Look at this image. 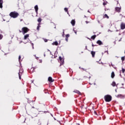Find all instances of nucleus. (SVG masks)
Listing matches in <instances>:
<instances>
[{
  "instance_id": "36",
  "label": "nucleus",
  "mask_w": 125,
  "mask_h": 125,
  "mask_svg": "<svg viewBox=\"0 0 125 125\" xmlns=\"http://www.w3.org/2000/svg\"><path fill=\"white\" fill-rule=\"evenodd\" d=\"M92 46H96V45H94V44H92Z\"/></svg>"
},
{
  "instance_id": "6",
  "label": "nucleus",
  "mask_w": 125,
  "mask_h": 125,
  "mask_svg": "<svg viewBox=\"0 0 125 125\" xmlns=\"http://www.w3.org/2000/svg\"><path fill=\"white\" fill-rule=\"evenodd\" d=\"M59 59L61 62L60 66H61V65H63V64H64V59H63L61 57H59Z\"/></svg>"
},
{
  "instance_id": "24",
  "label": "nucleus",
  "mask_w": 125,
  "mask_h": 125,
  "mask_svg": "<svg viewBox=\"0 0 125 125\" xmlns=\"http://www.w3.org/2000/svg\"><path fill=\"white\" fill-rule=\"evenodd\" d=\"M64 11H65V12H67V14H69V12H68V8H64Z\"/></svg>"
},
{
  "instance_id": "42",
  "label": "nucleus",
  "mask_w": 125,
  "mask_h": 125,
  "mask_svg": "<svg viewBox=\"0 0 125 125\" xmlns=\"http://www.w3.org/2000/svg\"><path fill=\"white\" fill-rule=\"evenodd\" d=\"M104 54V53H102V55H103Z\"/></svg>"
},
{
  "instance_id": "11",
  "label": "nucleus",
  "mask_w": 125,
  "mask_h": 125,
  "mask_svg": "<svg viewBox=\"0 0 125 125\" xmlns=\"http://www.w3.org/2000/svg\"><path fill=\"white\" fill-rule=\"evenodd\" d=\"M97 44H99V45H102V44H103V43L100 40L97 41Z\"/></svg>"
},
{
  "instance_id": "27",
  "label": "nucleus",
  "mask_w": 125,
  "mask_h": 125,
  "mask_svg": "<svg viewBox=\"0 0 125 125\" xmlns=\"http://www.w3.org/2000/svg\"><path fill=\"white\" fill-rule=\"evenodd\" d=\"M65 31H64V30H63V32H62V37L64 38V36H65Z\"/></svg>"
},
{
  "instance_id": "37",
  "label": "nucleus",
  "mask_w": 125,
  "mask_h": 125,
  "mask_svg": "<svg viewBox=\"0 0 125 125\" xmlns=\"http://www.w3.org/2000/svg\"><path fill=\"white\" fill-rule=\"evenodd\" d=\"M32 44L33 48H34V43H32Z\"/></svg>"
},
{
  "instance_id": "17",
  "label": "nucleus",
  "mask_w": 125,
  "mask_h": 125,
  "mask_svg": "<svg viewBox=\"0 0 125 125\" xmlns=\"http://www.w3.org/2000/svg\"><path fill=\"white\" fill-rule=\"evenodd\" d=\"M111 78L112 79H114V78H115V72H114V71H113V72L111 73Z\"/></svg>"
},
{
  "instance_id": "4",
  "label": "nucleus",
  "mask_w": 125,
  "mask_h": 125,
  "mask_svg": "<svg viewBox=\"0 0 125 125\" xmlns=\"http://www.w3.org/2000/svg\"><path fill=\"white\" fill-rule=\"evenodd\" d=\"M21 31H22V34L23 35H25V34L28 33V32L30 31V29H29V28H28L27 27H23L22 28Z\"/></svg>"
},
{
  "instance_id": "35",
  "label": "nucleus",
  "mask_w": 125,
  "mask_h": 125,
  "mask_svg": "<svg viewBox=\"0 0 125 125\" xmlns=\"http://www.w3.org/2000/svg\"><path fill=\"white\" fill-rule=\"evenodd\" d=\"M94 114H95V115H97V113L96 112V111H94Z\"/></svg>"
},
{
  "instance_id": "32",
  "label": "nucleus",
  "mask_w": 125,
  "mask_h": 125,
  "mask_svg": "<svg viewBox=\"0 0 125 125\" xmlns=\"http://www.w3.org/2000/svg\"><path fill=\"white\" fill-rule=\"evenodd\" d=\"M106 52L107 53V54H109V53L108 52V51H104V53H106Z\"/></svg>"
},
{
  "instance_id": "26",
  "label": "nucleus",
  "mask_w": 125,
  "mask_h": 125,
  "mask_svg": "<svg viewBox=\"0 0 125 125\" xmlns=\"http://www.w3.org/2000/svg\"><path fill=\"white\" fill-rule=\"evenodd\" d=\"M31 102H32V103H34V101H31V100H28V103H29V104Z\"/></svg>"
},
{
  "instance_id": "19",
  "label": "nucleus",
  "mask_w": 125,
  "mask_h": 125,
  "mask_svg": "<svg viewBox=\"0 0 125 125\" xmlns=\"http://www.w3.org/2000/svg\"><path fill=\"white\" fill-rule=\"evenodd\" d=\"M30 36L29 34H26L24 37V40H27L28 39V37Z\"/></svg>"
},
{
  "instance_id": "22",
  "label": "nucleus",
  "mask_w": 125,
  "mask_h": 125,
  "mask_svg": "<svg viewBox=\"0 0 125 125\" xmlns=\"http://www.w3.org/2000/svg\"><path fill=\"white\" fill-rule=\"evenodd\" d=\"M53 44L54 45H58V42H57V41L54 42H53Z\"/></svg>"
},
{
  "instance_id": "12",
  "label": "nucleus",
  "mask_w": 125,
  "mask_h": 125,
  "mask_svg": "<svg viewBox=\"0 0 125 125\" xmlns=\"http://www.w3.org/2000/svg\"><path fill=\"white\" fill-rule=\"evenodd\" d=\"M68 38H70V34H66L65 35V41L66 42H68Z\"/></svg>"
},
{
  "instance_id": "15",
  "label": "nucleus",
  "mask_w": 125,
  "mask_h": 125,
  "mask_svg": "<svg viewBox=\"0 0 125 125\" xmlns=\"http://www.w3.org/2000/svg\"><path fill=\"white\" fill-rule=\"evenodd\" d=\"M71 23L72 26H74L75 24H76V21H75V20H72L71 21Z\"/></svg>"
},
{
  "instance_id": "23",
  "label": "nucleus",
  "mask_w": 125,
  "mask_h": 125,
  "mask_svg": "<svg viewBox=\"0 0 125 125\" xmlns=\"http://www.w3.org/2000/svg\"><path fill=\"white\" fill-rule=\"evenodd\" d=\"M42 18H39L38 19V22H39V23H41V22H42Z\"/></svg>"
},
{
  "instance_id": "34",
  "label": "nucleus",
  "mask_w": 125,
  "mask_h": 125,
  "mask_svg": "<svg viewBox=\"0 0 125 125\" xmlns=\"http://www.w3.org/2000/svg\"><path fill=\"white\" fill-rule=\"evenodd\" d=\"M44 42H47V40L46 39H45Z\"/></svg>"
},
{
  "instance_id": "40",
  "label": "nucleus",
  "mask_w": 125,
  "mask_h": 125,
  "mask_svg": "<svg viewBox=\"0 0 125 125\" xmlns=\"http://www.w3.org/2000/svg\"><path fill=\"white\" fill-rule=\"evenodd\" d=\"M75 33L76 35H77V32H75Z\"/></svg>"
},
{
  "instance_id": "10",
  "label": "nucleus",
  "mask_w": 125,
  "mask_h": 125,
  "mask_svg": "<svg viewBox=\"0 0 125 125\" xmlns=\"http://www.w3.org/2000/svg\"><path fill=\"white\" fill-rule=\"evenodd\" d=\"M73 92H75V93H77V94H79V95H81V94H82L81 92H80V91L77 90H75L74 91H73Z\"/></svg>"
},
{
  "instance_id": "20",
  "label": "nucleus",
  "mask_w": 125,
  "mask_h": 125,
  "mask_svg": "<svg viewBox=\"0 0 125 125\" xmlns=\"http://www.w3.org/2000/svg\"><path fill=\"white\" fill-rule=\"evenodd\" d=\"M38 26H37V30L38 31H40V28H41V23H39L38 24Z\"/></svg>"
},
{
  "instance_id": "41",
  "label": "nucleus",
  "mask_w": 125,
  "mask_h": 125,
  "mask_svg": "<svg viewBox=\"0 0 125 125\" xmlns=\"http://www.w3.org/2000/svg\"><path fill=\"white\" fill-rule=\"evenodd\" d=\"M118 96H121V95H118Z\"/></svg>"
},
{
  "instance_id": "29",
  "label": "nucleus",
  "mask_w": 125,
  "mask_h": 125,
  "mask_svg": "<svg viewBox=\"0 0 125 125\" xmlns=\"http://www.w3.org/2000/svg\"><path fill=\"white\" fill-rule=\"evenodd\" d=\"M122 73H125V69H124V68H122Z\"/></svg>"
},
{
  "instance_id": "16",
  "label": "nucleus",
  "mask_w": 125,
  "mask_h": 125,
  "mask_svg": "<svg viewBox=\"0 0 125 125\" xmlns=\"http://www.w3.org/2000/svg\"><path fill=\"white\" fill-rule=\"evenodd\" d=\"M91 54L92 55V57L94 58L95 56V52L93 51H92L91 52Z\"/></svg>"
},
{
  "instance_id": "28",
  "label": "nucleus",
  "mask_w": 125,
  "mask_h": 125,
  "mask_svg": "<svg viewBox=\"0 0 125 125\" xmlns=\"http://www.w3.org/2000/svg\"><path fill=\"white\" fill-rule=\"evenodd\" d=\"M125 57H122L121 58L122 61H125Z\"/></svg>"
},
{
  "instance_id": "25",
  "label": "nucleus",
  "mask_w": 125,
  "mask_h": 125,
  "mask_svg": "<svg viewBox=\"0 0 125 125\" xmlns=\"http://www.w3.org/2000/svg\"><path fill=\"white\" fill-rule=\"evenodd\" d=\"M112 86H116V83L115 82H112Z\"/></svg>"
},
{
  "instance_id": "9",
  "label": "nucleus",
  "mask_w": 125,
  "mask_h": 125,
  "mask_svg": "<svg viewBox=\"0 0 125 125\" xmlns=\"http://www.w3.org/2000/svg\"><path fill=\"white\" fill-rule=\"evenodd\" d=\"M121 7H116L115 8V11H117V12H121Z\"/></svg>"
},
{
  "instance_id": "3",
  "label": "nucleus",
  "mask_w": 125,
  "mask_h": 125,
  "mask_svg": "<svg viewBox=\"0 0 125 125\" xmlns=\"http://www.w3.org/2000/svg\"><path fill=\"white\" fill-rule=\"evenodd\" d=\"M104 98L105 102H111L112 101V96L110 95H105Z\"/></svg>"
},
{
  "instance_id": "7",
  "label": "nucleus",
  "mask_w": 125,
  "mask_h": 125,
  "mask_svg": "<svg viewBox=\"0 0 125 125\" xmlns=\"http://www.w3.org/2000/svg\"><path fill=\"white\" fill-rule=\"evenodd\" d=\"M121 30H124L125 29V24L123 22L121 24Z\"/></svg>"
},
{
  "instance_id": "2",
  "label": "nucleus",
  "mask_w": 125,
  "mask_h": 125,
  "mask_svg": "<svg viewBox=\"0 0 125 125\" xmlns=\"http://www.w3.org/2000/svg\"><path fill=\"white\" fill-rule=\"evenodd\" d=\"M9 16L12 18H17L19 16V13L16 11L12 12L9 14Z\"/></svg>"
},
{
  "instance_id": "38",
  "label": "nucleus",
  "mask_w": 125,
  "mask_h": 125,
  "mask_svg": "<svg viewBox=\"0 0 125 125\" xmlns=\"http://www.w3.org/2000/svg\"><path fill=\"white\" fill-rule=\"evenodd\" d=\"M20 33H22V31L21 30H19Z\"/></svg>"
},
{
  "instance_id": "5",
  "label": "nucleus",
  "mask_w": 125,
  "mask_h": 125,
  "mask_svg": "<svg viewBox=\"0 0 125 125\" xmlns=\"http://www.w3.org/2000/svg\"><path fill=\"white\" fill-rule=\"evenodd\" d=\"M23 69H20V71L19 72V77L20 80H21V76H22V73H23Z\"/></svg>"
},
{
  "instance_id": "43",
  "label": "nucleus",
  "mask_w": 125,
  "mask_h": 125,
  "mask_svg": "<svg viewBox=\"0 0 125 125\" xmlns=\"http://www.w3.org/2000/svg\"><path fill=\"white\" fill-rule=\"evenodd\" d=\"M44 56H45V54H44Z\"/></svg>"
},
{
  "instance_id": "14",
  "label": "nucleus",
  "mask_w": 125,
  "mask_h": 125,
  "mask_svg": "<svg viewBox=\"0 0 125 125\" xmlns=\"http://www.w3.org/2000/svg\"><path fill=\"white\" fill-rule=\"evenodd\" d=\"M2 3H3V0H0V8H2Z\"/></svg>"
},
{
  "instance_id": "33",
  "label": "nucleus",
  "mask_w": 125,
  "mask_h": 125,
  "mask_svg": "<svg viewBox=\"0 0 125 125\" xmlns=\"http://www.w3.org/2000/svg\"><path fill=\"white\" fill-rule=\"evenodd\" d=\"M35 57H36V59L37 60H39V57H36V55H35Z\"/></svg>"
},
{
  "instance_id": "13",
  "label": "nucleus",
  "mask_w": 125,
  "mask_h": 125,
  "mask_svg": "<svg viewBox=\"0 0 125 125\" xmlns=\"http://www.w3.org/2000/svg\"><path fill=\"white\" fill-rule=\"evenodd\" d=\"M34 8L36 13H38V10H39V7H38V5H35Z\"/></svg>"
},
{
  "instance_id": "31",
  "label": "nucleus",
  "mask_w": 125,
  "mask_h": 125,
  "mask_svg": "<svg viewBox=\"0 0 125 125\" xmlns=\"http://www.w3.org/2000/svg\"><path fill=\"white\" fill-rule=\"evenodd\" d=\"M106 4H107V3H106V2H104L103 3V5H106Z\"/></svg>"
},
{
  "instance_id": "18",
  "label": "nucleus",
  "mask_w": 125,
  "mask_h": 125,
  "mask_svg": "<svg viewBox=\"0 0 125 125\" xmlns=\"http://www.w3.org/2000/svg\"><path fill=\"white\" fill-rule=\"evenodd\" d=\"M103 18L104 19V18H106L107 19H109V17L108 16L107 14H104V16H103Z\"/></svg>"
},
{
  "instance_id": "1",
  "label": "nucleus",
  "mask_w": 125,
  "mask_h": 125,
  "mask_svg": "<svg viewBox=\"0 0 125 125\" xmlns=\"http://www.w3.org/2000/svg\"><path fill=\"white\" fill-rule=\"evenodd\" d=\"M30 112L31 114V116L32 118H35L38 116V114H37V108H35L34 106H33L30 109Z\"/></svg>"
},
{
  "instance_id": "30",
  "label": "nucleus",
  "mask_w": 125,
  "mask_h": 125,
  "mask_svg": "<svg viewBox=\"0 0 125 125\" xmlns=\"http://www.w3.org/2000/svg\"><path fill=\"white\" fill-rule=\"evenodd\" d=\"M21 59V56H19V60L20 61V60Z\"/></svg>"
},
{
  "instance_id": "21",
  "label": "nucleus",
  "mask_w": 125,
  "mask_h": 125,
  "mask_svg": "<svg viewBox=\"0 0 125 125\" xmlns=\"http://www.w3.org/2000/svg\"><path fill=\"white\" fill-rule=\"evenodd\" d=\"M95 38H96V35H94L91 37V40H95Z\"/></svg>"
},
{
  "instance_id": "8",
  "label": "nucleus",
  "mask_w": 125,
  "mask_h": 125,
  "mask_svg": "<svg viewBox=\"0 0 125 125\" xmlns=\"http://www.w3.org/2000/svg\"><path fill=\"white\" fill-rule=\"evenodd\" d=\"M48 81L49 82V83H53L54 82V80L52 79L51 77H48Z\"/></svg>"
},
{
  "instance_id": "39",
  "label": "nucleus",
  "mask_w": 125,
  "mask_h": 125,
  "mask_svg": "<svg viewBox=\"0 0 125 125\" xmlns=\"http://www.w3.org/2000/svg\"><path fill=\"white\" fill-rule=\"evenodd\" d=\"M0 40H1V36L0 35Z\"/></svg>"
}]
</instances>
